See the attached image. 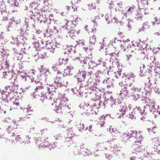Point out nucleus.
I'll list each match as a JSON object with an SVG mask.
<instances>
[{
  "instance_id": "1",
  "label": "nucleus",
  "mask_w": 160,
  "mask_h": 160,
  "mask_svg": "<svg viewBox=\"0 0 160 160\" xmlns=\"http://www.w3.org/2000/svg\"><path fill=\"white\" fill-rule=\"evenodd\" d=\"M145 99V103L147 104L146 107H144V108L142 109L140 107H136L135 110H136L138 112L140 113L143 116V117L141 118V120H143V118H144V116H146V114L148 112V110L151 112H152L154 114V112H155L154 110V106L155 102H152V101L150 99L146 97Z\"/></svg>"
},
{
  "instance_id": "16",
  "label": "nucleus",
  "mask_w": 160,
  "mask_h": 160,
  "mask_svg": "<svg viewBox=\"0 0 160 160\" xmlns=\"http://www.w3.org/2000/svg\"><path fill=\"white\" fill-rule=\"evenodd\" d=\"M129 132L124 133V134H123L122 136V138L121 139V140L125 142H126L128 140L130 141L129 139L131 138V136H129Z\"/></svg>"
},
{
  "instance_id": "64",
  "label": "nucleus",
  "mask_w": 160,
  "mask_h": 160,
  "mask_svg": "<svg viewBox=\"0 0 160 160\" xmlns=\"http://www.w3.org/2000/svg\"><path fill=\"white\" fill-rule=\"evenodd\" d=\"M116 39H117L116 38H114V39L112 40V41H110V44H111V45H112L113 46V42L114 43H116Z\"/></svg>"
},
{
  "instance_id": "13",
  "label": "nucleus",
  "mask_w": 160,
  "mask_h": 160,
  "mask_svg": "<svg viewBox=\"0 0 160 160\" xmlns=\"http://www.w3.org/2000/svg\"><path fill=\"white\" fill-rule=\"evenodd\" d=\"M68 32L67 35L70 37L71 38L73 39L74 37L75 36V35H74L76 31L74 28H73L72 26H71V28H70V27L69 26L68 29Z\"/></svg>"
},
{
  "instance_id": "42",
  "label": "nucleus",
  "mask_w": 160,
  "mask_h": 160,
  "mask_svg": "<svg viewBox=\"0 0 160 160\" xmlns=\"http://www.w3.org/2000/svg\"><path fill=\"white\" fill-rule=\"evenodd\" d=\"M50 29L46 30V32L44 33L45 36L48 37L51 35L52 34V32H50Z\"/></svg>"
},
{
  "instance_id": "40",
  "label": "nucleus",
  "mask_w": 160,
  "mask_h": 160,
  "mask_svg": "<svg viewBox=\"0 0 160 160\" xmlns=\"http://www.w3.org/2000/svg\"><path fill=\"white\" fill-rule=\"evenodd\" d=\"M137 133V132L136 131H131L130 132H129V136H131V138H135V137Z\"/></svg>"
},
{
  "instance_id": "57",
  "label": "nucleus",
  "mask_w": 160,
  "mask_h": 160,
  "mask_svg": "<svg viewBox=\"0 0 160 160\" xmlns=\"http://www.w3.org/2000/svg\"><path fill=\"white\" fill-rule=\"evenodd\" d=\"M160 48L158 47L153 49L152 50V52L154 54H156L159 50Z\"/></svg>"
},
{
  "instance_id": "30",
  "label": "nucleus",
  "mask_w": 160,
  "mask_h": 160,
  "mask_svg": "<svg viewBox=\"0 0 160 160\" xmlns=\"http://www.w3.org/2000/svg\"><path fill=\"white\" fill-rule=\"evenodd\" d=\"M7 131L8 133L12 132V135H11V137H13L16 136V134L13 132V129H12V128L11 127L8 126L7 128Z\"/></svg>"
},
{
  "instance_id": "53",
  "label": "nucleus",
  "mask_w": 160,
  "mask_h": 160,
  "mask_svg": "<svg viewBox=\"0 0 160 160\" xmlns=\"http://www.w3.org/2000/svg\"><path fill=\"white\" fill-rule=\"evenodd\" d=\"M113 149H112L113 150H114L115 152H118V151H120V150L119 149L120 147L118 145H116L114 146V147L112 148Z\"/></svg>"
},
{
  "instance_id": "17",
  "label": "nucleus",
  "mask_w": 160,
  "mask_h": 160,
  "mask_svg": "<svg viewBox=\"0 0 160 160\" xmlns=\"http://www.w3.org/2000/svg\"><path fill=\"white\" fill-rule=\"evenodd\" d=\"M113 98L112 96H111L109 99H108L106 101H105L104 102H102L101 101H99V106H102V104L104 106V108H105V105L106 104H107L108 102H111L112 101H113Z\"/></svg>"
},
{
  "instance_id": "24",
  "label": "nucleus",
  "mask_w": 160,
  "mask_h": 160,
  "mask_svg": "<svg viewBox=\"0 0 160 160\" xmlns=\"http://www.w3.org/2000/svg\"><path fill=\"white\" fill-rule=\"evenodd\" d=\"M47 88H48L47 93H48V94L52 95H53L56 88H57L55 87L54 88H53L52 86H50L49 87Z\"/></svg>"
},
{
  "instance_id": "14",
  "label": "nucleus",
  "mask_w": 160,
  "mask_h": 160,
  "mask_svg": "<svg viewBox=\"0 0 160 160\" xmlns=\"http://www.w3.org/2000/svg\"><path fill=\"white\" fill-rule=\"evenodd\" d=\"M54 145V146H52L51 145L49 144L48 142L47 141H46L45 139L44 140L43 143H42V144L40 145V146H41L42 147L49 148L50 150H51V148H54L55 147L57 146L56 145L55 146V144Z\"/></svg>"
},
{
  "instance_id": "58",
  "label": "nucleus",
  "mask_w": 160,
  "mask_h": 160,
  "mask_svg": "<svg viewBox=\"0 0 160 160\" xmlns=\"http://www.w3.org/2000/svg\"><path fill=\"white\" fill-rule=\"evenodd\" d=\"M60 101H64L66 102V101H67V98L65 96H62L61 98Z\"/></svg>"
},
{
  "instance_id": "27",
  "label": "nucleus",
  "mask_w": 160,
  "mask_h": 160,
  "mask_svg": "<svg viewBox=\"0 0 160 160\" xmlns=\"http://www.w3.org/2000/svg\"><path fill=\"white\" fill-rule=\"evenodd\" d=\"M16 137H15V141L16 143L20 142L22 143V142H24V141H23L22 138L20 135H16Z\"/></svg>"
},
{
  "instance_id": "62",
  "label": "nucleus",
  "mask_w": 160,
  "mask_h": 160,
  "mask_svg": "<svg viewBox=\"0 0 160 160\" xmlns=\"http://www.w3.org/2000/svg\"><path fill=\"white\" fill-rule=\"evenodd\" d=\"M102 58H100V59L98 60V63H97L98 65L101 64V63L103 62L102 61Z\"/></svg>"
},
{
  "instance_id": "52",
  "label": "nucleus",
  "mask_w": 160,
  "mask_h": 160,
  "mask_svg": "<svg viewBox=\"0 0 160 160\" xmlns=\"http://www.w3.org/2000/svg\"><path fill=\"white\" fill-rule=\"evenodd\" d=\"M65 141L66 142H67V143H72V138L68 137L66 138Z\"/></svg>"
},
{
  "instance_id": "20",
  "label": "nucleus",
  "mask_w": 160,
  "mask_h": 160,
  "mask_svg": "<svg viewBox=\"0 0 160 160\" xmlns=\"http://www.w3.org/2000/svg\"><path fill=\"white\" fill-rule=\"evenodd\" d=\"M88 65L89 66V68H91L92 69L98 66L97 63L92 60L88 62Z\"/></svg>"
},
{
  "instance_id": "36",
  "label": "nucleus",
  "mask_w": 160,
  "mask_h": 160,
  "mask_svg": "<svg viewBox=\"0 0 160 160\" xmlns=\"http://www.w3.org/2000/svg\"><path fill=\"white\" fill-rule=\"evenodd\" d=\"M22 73H23V72H21L20 73V74L21 75V76L22 77V78L23 79H25V81H27V80H28V79H32L30 78V77L28 75H22Z\"/></svg>"
},
{
  "instance_id": "39",
  "label": "nucleus",
  "mask_w": 160,
  "mask_h": 160,
  "mask_svg": "<svg viewBox=\"0 0 160 160\" xmlns=\"http://www.w3.org/2000/svg\"><path fill=\"white\" fill-rule=\"evenodd\" d=\"M10 20L17 24H19L21 22V20L19 19H16L14 18H12Z\"/></svg>"
},
{
  "instance_id": "12",
  "label": "nucleus",
  "mask_w": 160,
  "mask_h": 160,
  "mask_svg": "<svg viewBox=\"0 0 160 160\" xmlns=\"http://www.w3.org/2000/svg\"><path fill=\"white\" fill-rule=\"evenodd\" d=\"M113 80L110 78H107L104 80L103 83L106 84L107 88H110L112 86L113 87Z\"/></svg>"
},
{
  "instance_id": "43",
  "label": "nucleus",
  "mask_w": 160,
  "mask_h": 160,
  "mask_svg": "<svg viewBox=\"0 0 160 160\" xmlns=\"http://www.w3.org/2000/svg\"><path fill=\"white\" fill-rule=\"evenodd\" d=\"M20 40L22 42L23 44L27 40V38L25 37V36H23L22 34L21 35V36H20Z\"/></svg>"
},
{
  "instance_id": "48",
  "label": "nucleus",
  "mask_w": 160,
  "mask_h": 160,
  "mask_svg": "<svg viewBox=\"0 0 160 160\" xmlns=\"http://www.w3.org/2000/svg\"><path fill=\"white\" fill-rule=\"evenodd\" d=\"M34 138V139L36 140V144L37 145H39V146H40V145L42 144V143H40L41 142V138L39 137V138H38L37 139H35L36 138Z\"/></svg>"
},
{
  "instance_id": "60",
  "label": "nucleus",
  "mask_w": 160,
  "mask_h": 160,
  "mask_svg": "<svg viewBox=\"0 0 160 160\" xmlns=\"http://www.w3.org/2000/svg\"><path fill=\"white\" fill-rule=\"evenodd\" d=\"M66 50H67L68 52H70V54L71 55V54H72V49L71 48V47L70 46H68L67 47Z\"/></svg>"
},
{
  "instance_id": "15",
  "label": "nucleus",
  "mask_w": 160,
  "mask_h": 160,
  "mask_svg": "<svg viewBox=\"0 0 160 160\" xmlns=\"http://www.w3.org/2000/svg\"><path fill=\"white\" fill-rule=\"evenodd\" d=\"M8 88L11 92H18V86L17 85L15 86V84L13 82L11 85L9 86L8 87Z\"/></svg>"
},
{
  "instance_id": "3",
  "label": "nucleus",
  "mask_w": 160,
  "mask_h": 160,
  "mask_svg": "<svg viewBox=\"0 0 160 160\" xmlns=\"http://www.w3.org/2000/svg\"><path fill=\"white\" fill-rule=\"evenodd\" d=\"M93 74L92 72H87L85 71H80V70L77 74V80L78 82H82L84 81L86 78L88 79V83L90 82L91 83V78L92 74Z\"/></svg>"
},
{
  "instance_id": "21",
  "label": "nucleus",
  "mask_w": 160,
  "mask_h": 160,
  "mask_svg": "<svg viewBox=\"0 0 160 160\" xmlns=\"http://www.w3.org/2000/svg\"><path fill=\"white\" fill-rule=\"evenodd\" d=\"M117 42L120 45V47L122 48H124V51H126V49L124 48V44H125V41L123 40H117Z\"/></svg>"
},
{
  "instance_id": "45",
  "label": "nucleus",
  "mask_w": 160,
  "mask_h": 160,
  "mask_svg": "<svg viewBox=\"0 0 160 160\" xmlns=\"http://www.w3.org/2000/svg\"><path fill=\"white\" fill-rule=\"evenodd\" d=\"M132 46L135 47L136 45H137V46L138 48V49H139L140 47L141 46V44L140 42H132Z\"/></svg>"
},
{
  "instance_id": "26",
  "label": "nucleus",
  "mask_w": 160,
  "mask_h": 160,
  "mask_svg": "<svg viewBox=\"0 0 160 160\" xmlns=\"http://www.w3.org/2000/svg\"><path fill=\"white\" fill-rule=\"evenodd\" d=\"M10 93H11V92H9L8 94H3V96L2 97V100L4 101H7V102H8L9 101V99H8V98H9L8 95H9Z\"/></svg>"
},
{
  "instance_id": "41",
  "label": "nucleus",
  "mask_w": 160,
  "mask_h": 160,
  "mask_svg": "<svg viewBox=\"0 0 160 160\" xmlns=\"http://www.w3.org/2000/svg\"><path fill=\"white\" fill-rule=\"evenodd\" d=\"M56 21H54L55 25L53 26V32H54L55 33H58V24H56Z\"/></svg>"
},
{
  "instance_id": "56",
  "label": "nucleus",
  "mask_w": 160,
  "mask_h": 160,
  "mask_svg": "<svg viewBox=\"0 0 160 160\" xmlns=\"http://www.w3.org/2000/svg\"><path fill=\"white\" fill-rule=\"evenodd\" d=\"M4 65L5 66V68H6V69H8V68L9 67V61H6L4 63Z\"/></svg>"
},
{
  "instance_id": "46",
  "label": "nucleus",
  "mask_w": 160,
  "mask_h": 160,
  "mask_svg": "<svg viewBox=\"0 0 160 160\" xmlns=\"http://www.w3.org/2000/svg\"><path fill=\"white\" fill-rule=\"evenodd\" d=\"M76 45H79V46H82L84 44V41L83 40H80L77 42Z\"/></svg>"
},
{
  "instance_id": "49",
  "label": "nucleus",
  "mask_w": 160,
  "mask_h": 160,
  "mask_svg": "<svg viewBox=\"0 0 160 160\" xmlns=\"http://www.w3.org/2000/svg\"><path fill=\"white\" fill-rule=\"evenodd\" d=\"M14 41L17 42H19L20 43V42H22L20 40V35H17L14 39Z\"/></svg>"
},
{
  "instance_id": "55",
  "label": "nucleus",
  "mask_w": 160,
  "mask_h": 160,
  "mask_svg": "<svg viewBox=\"0 0 160 160\" xmlns=\"http://www.w3.org/2000/svg\"><path fill=\"white\" fill-rule=\"evenodd\" d=\"M128 79H129L130 78H133L135 77V76L134 73H131L129 75L126 76H125Z\"/></svg>"
},
{
  "instance_id": "25",
  "label": "nucleus",
  "mask_w": 160,
  "mask_h": 160,
  "mask_svg": "<svg viewBox=\"0 0 160 160\" xmlns=\"http://www.w3.org/2000/svg\"><path fill=\"white\" fill-rule=\"evenodd\" d=\"M37 54L38 57L39 58H44L46 56V52H43L41 51L38 52Z\"/></svg>"
},
{
  "instance_id": "23",
  "label": "nucleus",
  "mask_w": 160,
  "mask_h": 160,
  "mask_svg": "<svg viewBox=\"0 0 160 160\" xmlns=\"http://www.w3.org/2000/svg\"><path fill=\"white\" fill-rule=\"evenodd\" d=\"M72 129V128L67 129L68 136L72 138L75 135V134L73 133Z\"/></svg>"
},
{
  "instance_id": "8",
  "label": "nucleus",
  "mask_w": 160,
  "mask_h": 160,
  "mask_svg": "<svg viewBox=\"0 0 160 160\" xmlns=\"http://www.w3.org/2000/svg\"><path fill=\"white\" fill-rule=\"evenodd\" d=\"M66 103L64 101H60L58 106H56L54 109L57 113H60L62 112L64 109V107L66 106Z\"/></svg>"
},
{
  "instance_id": "33",
  "label": "nucleus",
  "mask_w": 160,
  "mask_h": 160,
  "mask_svg": "<svg viewBox=\"0 0 160 160\" xmlns=\"http://www.w3.org/2000/svg\"><path fill=\"white\" fill-rule=\"evenodd\" d=\"M141 88L140 87H135L133 86L132 87L131 89V90H132L133 91H134L135 92H138L141 91Z\"/></svg>"
},
{
  "instance_id": "31",
  "label": "nucleus",
  "mask_w": 160,
  "mask_h": 160,
  "mask_svg": "<svg viewBox=\"0 0 160 160\" xmlns=\"http://www.w3.org/2000/svg\"><path fill=\"white\" fill-rule=\"evenodd\" d=\"M127 110V107L126 105H123L122 106V108L119 109L120 112H122V116L125 114L126 111Z\"/></svg>"
},
{
  "instance_id": "61",
  "label": "nucleus",
  "mask_w": 160,
  "mask_h": 160,
  "mask_svg": "<svg viewBox=\"0 0 160 160\" xmlns=\"http://www.w3.org/2000/svg\"><path fill=\"white\" fill-rule=\"evenodd\" d=\"M121 90H122L126 91H129V88H128L127 87V86L126 84H125V86H124L123 88H122Z\"/></svg>"
},
{
  "instance_id": "5",
  "label": "nucleus",
  "mask_w": 160,
  "mask_h": 160,
  "mask_svg": "<svg viewBox=\"0 0 160 160\" xmlns=\"http://www.w3.org/2000/svg\"><path fill=\"white\" fill-rule=\"evenodd\" d=\"M3 76L4 78L8 80L12 79L15 81L17 79V75L14 73L13 71H6L3 72Z\"/></svg>"
},
{
  "instance_id": "34",
  "label": "nucleus",
  "mask_w": 160,
  "mask_h": 160,
  "mask_svg": "<svg viewBox=\"0 0 160 160\" xmlns=\"http://www.w3.org/2000/svg\"><path fill=\"white\" fill-rule=\"evenodd\" d=\"M71 108L70 105H67L64 107V109L63 110L65 112L69 113L71 111Z\"/></svg>"
},
{
  "instance_id": "50",
  "label": "nucleus",
  "mask_w": 160,
  "mask_h": 160,
  "mask_svg": "<svg viewBox=\"0 0 160 160\" xmlns=\"http://www.w3.org/2000/svg\"><path fill=\"white\" fill-rule=\"evenodd\" d=\"M20 49V53H21V55L26 53V49L25 48H21Z\"/></svg>"
},
{
  "instance_id": "9",
  "label": "nucleus",
  "mask_w": 160,
  "mask_h": 160,
  "mask_svg": "<svg viewBox=\"0 0 160 160\" xmlns=\"http://www.w3.org/2000/svg\"><path fill=\"white\" fill-rule=\"evenodd\" d=\"M54 82L57 85V87H61L62 86H65L61 77L59 75L54 78Z\"/></svg>"
},
{
  "instance_id": "2",
  "label": "nucleus",
  "mask_w": 160,
  "mask_h": 160,
  "mask_svg": "<svg viewBox=\"0 0 160 160\" xmlns=\"http://www.w3.org/2000/svg\"><path fill=\"white\" fill-rule=\"evenodd\" d=\"M43 67V66H42V68ZM49 73V72L48 70L41 68V69L40 70V73L37 76L38 79L35 80L34 78H32L31 81L32 82H34L36 84H38L36 87V91L43 88V86H42V83L40 81V80L43 79L42 77L44 78L43 79H45V77L48 75Z\"/></svg>"
},
{
  "instance_id": "18",
  "label": "nucleus",
  "mask_w": 160,
  "mask_h": 160,
  "mask_svg": "<svg viewBox=\"0 0 160 160\" xmlns=\"http://www.w3.org/2000/svg\"><path fill=\"white\" fill-rule=\"evenodd\" d=\"M0 10L2 15L4 14V13L8 12L6 10V6L4 3H2L0 5Z\"/></svg>"
},
{
  "instance_id": "44",
  "label": "nucleus",
  "mask_w": 160,
  "mask_h": 160,
  "mask_svg": "<svg viewBox=\"0 0 160 160\" xmlns=\"http://www.w3.org/2000/svg\"><path fill=\"white\" fill-rule=\"evenodd\" d=\"M58 65H56L55 66L52 67V69L54 71H57L58 72H57V73L58 74H62V73L60 72L59 71H58V67H57Z\"/></svg>"
},
{
  "instance_id": "51",
  "label": "nucleus",
  "mask_w": 160,
  "mask_h": 160,
  "mask_svg": "<svg viewBox=\"0 0 160 160\" xmlns=\"http://www.w3.org/2000/svg\"><path fill=\"white\" fill-rule=\"evenodd\" d=\"M160 67H156L154 69V71L155 73L157 74H160Z\"/></svg>"
},
{
  "instance_id": "7",
  "label": "nucleus",
  "mask_w": 160,
  "mask_h": 160,
  "mask_svg": "<svg viewBox=\"0 0 160 160\" xmlns=\"http://www.w3.org/2000/svg\"><path fill=\"white\" fill-rule=\"evenodd\" d=\"M43 15L42 14H41L39 12H36L35 13L32 15L30 16V18L33 20L35 22H38L40 21V22L42 21V20L40 19L41 17H42Z\"/></svg>"
},
{
  "instance_id": "6",
  "label": "nucleus",
  "mask_w": 160,
  "mask_h": 160,
  "mask_svg": "<svg viewBox=\"0 0 160 160\" xmlns=\"http://www.w3.org/2000/svg\"><path fill=\"white\" fill-rule=\"evenodd\" d=\"M86 88L85 87H83V85H80L79 87H76L73 90V92L74 93L76 94H78L79 95V97H82L83 96V93H86V92L85 90Z\"/></svg>"
},
{
  "instance_id": "59",
  "label": "nucleus",
  "mask_w": 160,
  "mask_h": 160,
  "mask_svg": "<svg viewBox=\"0 0 160 160\" xmlns=\"http://www.w3.org/2000/svg\"><path fill=\"white\" fill-rule=\"evenodd\" d=\"M54 138H55V140H60L61 139L62 137L61 134H58L57 136H55Z\"/></svg>"
},
{
  "instance_id": "38",
  "label": "nucleus",
  "mask_w": 160,
  "mask_h": 160,
  "mask_svg": "<svg viewBox=\"0 0 160 160\" xmlns=\"http://www.w3.org/2000/svg\"><path fill=\"white\" fill-rule=\"evenodd\" d=\"M113 101L114 103H110V105H111V106L112 107V106L114 104L115 105H118L119 103V102H121L120 100H119L118 99H117L116 100V99H115V101H114V100H113ZM113 102L112 101L111 102H110L109 103L111 102Z\"/></svg>"
},
{
  "instance_id": "47",
  "label": "nucleus",
  "mask_w": 160,
  "mask_h": 160,
  "mask_svg": "<svg viewBox=\"0 0 160 160\" xmlns=\"http://www.w3.org/2000/svg\"><path fill=\"white\" fill-rule=\"evenodd\" d=\"M46 93L45 92H42L40 95H38V96H39L40 98H44V99H47V97L46 96Z\"/></svg>"
},
{
  "instance_id": "4",
  "label": "nucleus",
  "mask_w": 160,
  "mask_h": 160,
  "mask_svg": "<svg viewBox=\"0 0 160 160\" xmlns=\"http://www.w3.org/2000/svg\"><path fill=\"white\" fill-rule=\"evenodd\" d=\"M79 107L81 110L84 113H85L87 115H89L93 114V108L92 106H89L88 103H83L80 104Z\"/></svg>"
},
{
  "instance_id": "10",
  "label": "nucleus",
  "mask_w": 160,
  "mask_h": 160,
  "mask_svg": "<svg viewBox=\"0 0 160 160\" xmlns=\"http://www.w3.org/2000/svg\"><path fill=\"white\" fill-rule=\"evenodd\" d=\"M132 148L133 149L132 152L136 154L141 155L143 153L141 152V146H139L137 144H134L132 145Z\"/></svg>"
},
{
  "instance_id": "63",
  "label": "nucleus",
  "mask_w": 160,
  "mask_h": 160,
  "mask_svg": "<svg viewBox=\"0 0 160 160\" xmlns=\"http://www.w3.org/2000/svg\"><path fill=\"white\" fill-rule=\"evenodd\" d=\"M143 70H140V76L142 77V76H144V75L145 74V73H146V72H144V73L143 72Z\"/></svg>"
},
{
  "instance_id": "37",
  "label": "nucleus",
  "mask_w": 160,
  "mask_h": 160,
  "mask_svg": "<svg viewBox=\"0 0 160 160\" xmlns=\"http://www.w3.org/2000/svg\"><path fill=\"white\" fill-rule=\"evenodd\" d=\"M13 27V22L11 20V21H9L8 22V26L7 27V31H9L10 30V29H9V28H12Z\"/></svg>"
},
{
  "instance_id": "32",
  "label": "nucleus",
  "mask_w": 160,
  "mask_h": 160,
  "mask_svg": "<svg viewBox=\"0 0 160 160\" xmlns=\"http://www.w3.org/2000/svg\"><path fill=\"white\" fill-rule=\"evenodd\" d=\"M88 127H86V128H85L84 127V124H79V127H78V129L79 130L82 132V130H86L88 129Z\"/></svg>"
},
{
  "instance_id": "29",
  "label": "nucleus",
  "mask_w": 160,
  "mask_h": 160,
  "mask_svg": "<svg viewBox=\"0 0 160 160\" xmlns=\"http://www.w3.org/2000/svg\"><path fill=\"white\" fill-rule=\"evenodd\" d=\"M129 95V92L126 91H123L122 90H121L120 91V92L119 94V95L122 96L123 97H127Z\"/></svg>"
},
{
  "instance_id": "11",
  "label": "nucleus",
  "mask_w": 160,
  "mask_h": 160,
  "mask_svg": "<svg viewBox=\"0 0 160 160\" xmlns=\"http://www.w3.org/2000/svg\"><path fill=\"white\" fill-rule=\"evenodd\" d=\"M44 47L46 49L50 50V52L52 53L54 52L55 48L53 43L50 42L49 41L46 42Z\"/></svg>"
},
{
  "instance_id": "22",
  "label": "nucleus",
  "mask_w": 160,
  "mask_h": 160,
  "mask_svg": "<svg viewBox=\"0 0 160 160\" xmlns=\"http://www.w3.org/2000/svg\"><path fill=\"white\" fill-rule=\"evenodd\" d=\"M112 132H113L112 135L118 137L120 135L121 133L119 130L117 129L116 128H112Z\"/></svg>"
},
{
  "instance_id": "35",
  "label": "nucleus",
  "mask_w": 160,
  "mask_h": 160,
  "mask_svg": "<svg viewBox=\"0 0 160 160\" xmlns=\"http://www.w3.org/2000/svg\"><path fill=\"white\" fill-rule=\"evenodd\" d=\"M96 41V38L94 35H93L92 37L90 38L89 41L90 44H94Z\"/></svg>"
},
{
  "instance_id": "54",
  "label": "nucleus",
  "mask_w": 160,
  "mask_h": 160,
  "mask_svg": "<svg viewBox=\"0 0 160 160\" xmlns=\"http://www.w3.org/2000/svg\"><path fill=\"white\" fill-rule=\"evenodd\" d=\"M23 45V42H20V43L18 42H17L16 43V47L15 48H20V47H21V46Z\"/></svg>"
},
{
  "instance_id": "28",
  "label": "nucleus",
  "mask_w": 160,
  "mask_h": 160,
  "mask_svg": "<svg viewBox=\"0 0 160 160\" xmlns=\"http://www.w3.org/2000/svg\"><path fill=\"white\" fill-rule=\"evenodd\" d=\"M20 48H13L12 51L13 52V53L16 55H21V53H20Z\"/></svg>"
},
{
  "instance_id": "19",
  "label": "nucleus",
  "mask_w": 160,
  "mask_h": 160,
  "mask_svg": "<svg viewBox=\"0 0 160 160\" xmlns=\"http://www.w3.org/2000/svg\"><path fill=\"white\" fill-rule=\"evenodd\" d=\"M82 145H81L80 146L82 150V151L81 152L80 151H77L76 150H75L74 151V153L75 154H81L82 152H85V153H86V155H88L89 154V153L87 151H82V149H84V144L82 143Z\"/></svg>"
}]
</instances>
